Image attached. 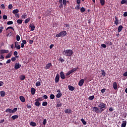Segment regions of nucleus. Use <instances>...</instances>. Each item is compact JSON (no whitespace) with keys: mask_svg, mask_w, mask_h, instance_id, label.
<instances>
[{"mask_svg":"<svg viewBox=\"0 0 127 127\" xmlns=\"http://www.w3.org/2000/svg\"><path fill=\"white\" fill-rule=\"evenodd\" d=\"M62 96V93H58L56 95V97L57 98H61V97Z\"/></svg>","mask_w":127,"mask_h":127,"instance_id":"nucleus-34","label":"nucleus"},{"mask_svg":"<svg viewBox=\"0 0 127 127\" xmlns=\"http://www.w3.org/2000/svg\"><path fill=\"white\" fill-rule=\"evenodd\" d=\"M100 2L101 5H105V3H106V1L105 0H100Z\"/></svg>","mask_w":127,"mask_h":127,"instance_id":"nucleus-26","label":"nucleus"},{"mask_svg":"<svg viewBox=\"0 0 127 127\" xmlns=\"http://www.w3.org/2000/svg\"><path fill=\"white\" fill-rule=\"evenodd\" d=\"M59 62H61V63H63V62H64V61H65V60L61 57L59 59Z\"/></svg>","mask_w":127,"mask_h":127,"instance_id":"nucleus-29","label":"nucleus"},{"mask_svg":"<svg viewBox=\"0 0 127 127\" xmlns=\"http://www.w3.org/2000/svg\"><path fill=\"white\" fill-rule=\"evenodd\" d=\"M36 91V90H35V88L32 87L31 89V95H34L35 94V92Z\"/></svg>","mask_w":127,"mask_h":127,"instance_id":"nucleus-17","label":"nucleus"},{"mask_svg":"<svg viewBox=\"0 0 127 127\" xmlns=\"http://www.w3.org/2000/svg\"><path fill=\"white\" fill-rule=\"evenodd\" d=\"M10 62H11V60H10V59L8 60L6 62V64H9V63H10Z\"/></svg>","mask_w":127,"mask_h":127,"instance_id":"nucleus-57","label":"nucleus"},{"mask_svg":"<svg viewBox=\"0 0 127 127\" xmlns=\"http://www.w3.org/2000/svg\"><path fill=\"white\" fill-rule=\"evenodd\" d=\"M76 3L80 5V3H81V0H76Z\"/></svg>","mask_w":127,"mask_h":127,"instance_id":"nucleus-61","label":"nucleus"},{"mask_svg":"<svg viewBox=\"0 0 127 127\" xmlns=\"http://www.w3.org/2000/svg\"><path fill=\"white\" fill-rule=\"evenodd\" d=\"M64 113L65 114H68V115H70V114H72V110L71 109H65L64 110Z\"/></svg>","mask_w":127,"mask_h":127,"instance_id":"nucleus-10","label":"nucleus"},{"mask_svg":"<svg viewBox=\"0 0 127 127\" xmlns=\"http://www.w3.org/2000/svg\"><path fill=\"white\" fill-rule=\"evenodd\" d=\"M0 94L1 97H4V96H5V92H4V91H1Z\"/></svg>","mask_w":127,"mask_h":127,"instance_id":"nucleus-23","label":"nucleus"},{"mask_svg":"<svg viewBox=\"0 0 127 127\" xmlns=\"http://www.w3.org/2000/svg\"><path fill=\"white\" fill-rule=\"evenodd\" d=\"M79 69V67H77L76 68V67L74 68H73L72 69H71L69 71H70V72H71V73H72L75 72V71H77V69Z\"/></svg>","mask_w":127,"mask_h":127,"instance_id":"nucleus-28","label":"nucleus"},{"mask_svg":"<svg viewBox=\"0 0 127 127\" xmlns=\"http://www.w3.org/2000/svg\"><path fill=\"white\" fill-rule=\"evenodd\" d=\"M20 80H24V79H25V76L23 75H21L20 76Z\"/></svg>","mask_w":127,"mask_h":127,"instance_id":"nucleus-43","label":"nucleus"},{"mask_svg":"<svg viewBox=\"0 0 127 127\" xmlns=\"http://www.w3.org/2000/svg\"><path fill=\"white\" fill-rule=\"evenodd\" d=\"M19 12V10H18V9H16L12 11V13H13V14H16V13H18Z\"/></svg>","mask_w":127,"mask_h":127,"instance_id":"nucleus-20","label":"nucleus"},{"mask_svg":"<svg viewBox=\"0 0 127 127\" xmlns=\"http://www.w3.org/2000/svg\"><path fill=\"white\" fill-rule=\"evenodd\" d=\"M12 7H13V6H12V4H9V5L8 6V8L9 9H11L12 8Z\"/></svg>","mask_w":127,"mask_h":127,"instance_id":"nucleus-50","label":"nucleus"},{"mask_svg":"<svg viewBox=\"0 0 127 127\" xmlns=\"http://www.w3.org/2000/svg\"><path fill=\"white\" fill-rule=\"evenodd\" d=\"M51 66H52V64H51V63H49L45 66V69H50Z\"/></svg>","mask_w":127,"mask_h":127,"instance_id":"nucleus-12","label":"nucleus"},{"mask_svg":"<svg viewBox=\"0 0 127 127\" xmlns=\"http://www.w3.org/2000/svg\"><path fill=\"white\" fill-rule=\"evenodd\" d=\"M107 107V104L103 103V102H100L99 104L98 105V107L100 108L101 109H105Z\"/></svg>","mask_w":127,"mask_h":127,"instance_id":"nucleus-5","label":"nucleus"},{"mask_svg":"<svg viewBox=\"0 0 127 127\" xmlns=\"http://www.w3.org/2000/svg\"><path fill=\"white\" fill-rule=\"evenodd\" d=\"M66 35H67V32H66V31H63L57 34L56 37H64Z\"/></svg>","mask_w":127,"mask_h":127,"instance_id":"nucleus-3","label":"nucleus"},{"mask_svg":"<svg viewBox=\"0 0 127 127\" xmlns=\"http://www.w3.org/2000/svg\"><path fill=\"white\" fill-rule=\"evenodd\" d=\"M63 3L64 6L67 5V0H63Z\"/></svg>","mask_w":127,"mask_h":127,"instance_id":"nucleus-44","label":"nucleus"},{"mask_svg":"<svg viewBox=\"0 0 127 127\" xmlns=\"http://www.w3.org/2000/svg\"><path fill=\"white\" fill-rule=\"evenodd\" d=\"M85 11H86V9H85V7H82L80 8V12H81V13H83V12H85Z\"/></svg>","mask_w":127,"mask_h":127,"instance_id":"nucleus-31","label":"nucleus"},{"mask_svg":"<svg viewBox=\"0 0 127 127\" xmlns=\"http://www.w3.org/2000/svg\"><path fill=\"white\" fill-rule=\"evenodd\" d=\"M35 106H36V107H39L40 106V102L38 101H35Z\"/></svg>","mask_w":127,"mask_h":127,"instance_id":"nucleus-24","label":"nucleus"},{"mask_svg":"<svg viewBox=\"0 0 127 127\" xmlns=\"http://www.w3.org/2000/svg\"><path fill=\"white\" fill-rule=\"evenodd\" d=\"M127 126V121H124L121 125V127H126Z\"/></svg>","mask_w":127,"mask_h":127,"instance_id":"nucleus-21","label":"nucleus"},{"mask_svg":"<svg viewBox=\"0 0 127 127\" xmlns=\"http://www.w3.org/2000/svg\"><path fill=\"white\" fill-rule=\"evenodd\" d=\"M16 38L17 41H19L20 40V36H19V35H17L16 36Z\"/></svg>","mask_w":127,"mask_h":127,"instance_id":"nucleus-45","label":"nucleus"},{"mask_svg":"<svg viewBox=\"0 0 127 127\" xmlns=\"http://www.w3.org/2000/svg\"><path fill=\"white\" fill-rule=\"evenodd\" d=\"M115 21H114V23L117 26L119 24V18L116 16H115Z\"/></svg>","mask_w":127,"mask_h":127,"instance_id":"nucleus-15","label":"nucleus"},{"mask_svg":"<svg viewBox=\"0 0 127 127\" xmlns=\"http://www.w3.org/2000/svg\"><path fill=\"white\" fill-rule=\"evenodd\" d=\"M123 76H124V77H127V71L124 73Z\"/></svg>","mask_w":127,"mask_h":127,"instance_id":"nucleus-64","label":"nucleus"},{"mask_svg":"<svg viewBox=\"0 0 127 127\" xmlns=\"http://www.w3.org/2000/svg\"><path fill=\"white\" fill-rule=\"evenodd\" d=\"M101 93H105V92H106V88H103L101 90Z\"/></svg>","mask_w":127,"mask_h":127,"instance_id":"nucleus-59","label":"nucleus"},{"mask_svg":"<svg viewBox=\"0 0 127 127\" xmlns=\"http://www.w3.org/2000/svg\"><path fill=\"white\" fill-rule=\"evenodd\" d=\"M50 99L51 100H54V99H55V95H54V94H51Z\"/></svg>","mask_w":127,"mask_h":127,"instance_id":"nucleus-36","label":"nucleus"},{"mask_svg":"<svg viewBox=\"0 0 127 127\" xmlns=\"http://www.w3.org/2000/svg\"><path fill=\"white\" fill-rule=\"evenodd\" d=\"M19 99L22 103H24L25 102V98L23 96H20Z\"/></svg>","mask_w":127,"mask_h":127,"instance_id":"nucleus-16","label":"nucleus"},{"mask_svg":"<svg viewBox=\"0 0 127 127\" xmlns=\"http://www.w3.org/2000/svg\"><path fill=\"white\" fill-rule=\"evenodd\" d=\"M91 109L94 111V113H96V114H102L105 111V109L101 108L100 107H94Z\"/></svg>","mask_w":127,"mask_h":127,"instance_id":"nucleus-2","label":"nucleus"},{"mask_svg":"<svg viewBox=\"0 0 127 127\" xmlns=\"http://www.w3.org/2000/svg\"><path fill=\"white\" fill-rule=\"evenodd\" d=\"M22 18H23L24 19H25V18H26V17H27V15H25V14H23L21 16Z\"/></svg>","mask_w":127,"mask_h":127,"instance_id":"nucleus-51","label":"nucleus"},{"mask_svg":"<svg viewBox=\"0 0 127 127\" xmlns=\"http://www.w3.org/2000/svg\"><path fill=\"white\" fill-rule=\"evenodd\" d=\"M17 23L18 24H21V23H22V20L19 19L17 20Z\"/></svg>","mask_w":127,"mask_h":127,"instance_id":"nucleus-37","label":"nucleus"},{"mask_svg":"<svg viewBox=\"0 0 127 127\" xmlns=\"http://www.w3.org/2000/svg\"><path fill=\"white\" fill-rule=\"evenodd\" d=\"M75 9L79 10V9H80V4L76 5V6L75 7Z\"/></svg>","mask_w":127,"mask_h":127,"instance_id":"nucleus-41","label":"nucleus"},{"mask_svg":"<svg viewBox=\"0 0 127 127\" xmlns=\"http://www.w3.org/2000/svg\"><path fill=\"white\" fill-rule=\"evenodd\" d=\"M16 49H17L18 50H19V49H20V45H18L17 46L15 47Z\"/></svg>","mask_w":127,"mask_h":127,"instance_id":"nucleus-60","label":"nucleus"},{"mask_svg":"<svg viewBox=\"0 0 127 127\" xmlns=\"http://www.w3.org/2000/svg\"><path fill=\"white\" fill-rule=\"evenodd\" d=\"M59 79H60V75L58 73L55 77V83H58Z\"/></svg>","mask_w":127,"mask_h":127,"instance_id":"nucleus-8","label":"nucleus"},{"mask_svg":"<svg viewBox=\"0 0 127 127\" xmlns=\"http://www.w3.org/2000/svg\"><path fill=\"white\" fill-rule=\"evenodd\" d=\"M8 50H0V54H4V53H8Z\"/></svg>","mask_w":127,"mask_h":127,"instance_id":"nucleus-9","label":"nucleus"},{"mask_svg":"<svg viewBox=\"0 0 127 127\" xmlns=\"http://www.w3.org/2000/svg\"><path fill=\"white\" fill-rule=\"evenodd\" d=\"M60 76L61 79H63V80L65 79V74H64V72L63 71H61L60 72Z\"/></svg>","mask_w":127,"mask_h":127,"instance_id":"nucleus-13","label":"nucleus"},{"mask_svg":"<svg viewBox=\"0 0 127 127\" xmlns=\"http://www.w3.org/2000/svg\"><path fill=\"white\" fill-rule=\"evenodd\" d=\"M47 105H48V103H47V101H45V102H43V103H42V106L43 107H45V106H47Z\"/></svg>","mask_w":127,"mask_h":127,"instance_id":"nucleus-38","label":"nucleus"},{"mask_svg":"<svg viewBox=\"0 0 127 127\" xmlns=\"http://www.w3.org/2000/svg\"><path fill=\"white\" fill-rule=\"evenodd\" d=\"M60 5H59V7L61 9L63 7V4L62 2H60Z\"/></svg>","mask_w":127,"mask_h":127,"instance_id":"nucleus-48","label":"nucleus"},{"mask_svg":"<svg viewBox=\"0 0 127 127\" xmlns=\"http://www.w3.org/2000/svg\"><path fill=\"white\" fill-rule=\"evenodd\" d=\"M70 74H72V72L69 70L65 74V76H69Z\"/></svg>","mask_w":127,"mask_h":127,"instance_id":"nucleus-52","label":"nucleus"},{"mask_svg":"<svg viewBox=\"0 0 127 127\" xmlns=\"http://www.w3.org/2000/svg\"><path fill=\"white\" fill-rule=\"evenodd\" d=\"M7 25H11V24H13V22L12 21H9L7 22Z\"/></svg>","mask_w":127,"mask_h":127,"instance_id":"nucleus-40","label":"nucleus"},{"mask_svg":"<svg viewBox=\"0 0 127 127\" xmlns=\"http://www.w3.org/2000/svg\"><path fill=\"white\" fill-rule=\"evenodd\" d=\"M11 62H14V61H15V60H16V59L15 58V57H12L11 59Z\"/></svg>","mask_w":127,"mask_h":127,"instance_id":"nucleus-54","label":"nucleus"},{"mask_svg":"<svg viewBox=\"0 0 127 127\" xmlns=\"http://www.w3.org/2000/svg\"><path fill=\"white\" fill-rule=\"evenodd\" d=\"M102 47H103V48H106V47H107V46H106V44H103L101 45Z\"/></svg>","mask_w":127,"mask_h":127,"instance_id":"nucleus-62","label":"nucleus"},{"mask_svg":"<svg viewBox=\"0 0 127 127\" xmlns=\"http://www.w3.org/2000/svg\"><path fill=\"white\" fill-rule=\"evenodd\" d=\"M85 80L83 79H81L78 82V86H81L82 85H84Z\"/></svg>","mask_w":127,"mask_h":127,"instance_id":"nucleus-11","label":"nucleus"},{"mask_svg":"<svg viewBox=\"0 0 127 127\" xmlns=\"http://www.w3.org/2000/svg\"><path fill=\"white\" fill-rule=\"evenodd\" d=\"M16 111H17V108L16 107L14 108L13 110L8 108L5 111V113H9V114H14Z\"/></svg>","mask_w":127,"mask_h":127,"instance_id":"nucleus-4","label":"nucleus"},{"mask_svg":"<svg viewBox=\"0 0 127 127\" xmlns=\"http://www.w3.org/2000/svg\"><path fill=\"white\" fill-rule=\"evenodd\" d=\"M81 122L82 123L83 125H87V122L85 121V120H84V119L82 118L81 119Z\"/></svg>","mask_w":127,"mask_h":127,"instance_id":"nucleus-30","label":"nucleus"},{"mask_svg":"<svg viewBox=\"0 0 127 127\" xmlns=\"http://www.w3.org/2000/svg\"><path fill=\"white\" fill-rule=\"evenodd\" d=\"M57 107L58 108H60V107H62V104L61 103L59 104L58 103L57 105Z\"/></svg>","mask_w":127,"mask_h":127,"instance_id":"nucleus-56","label":"nucleus"},{"mask_svg":"<svg viewBox=\"0 0 127 127\" xmlns=\"http://www.w3.org/2000/svg\"><path fill=\"white\" fill-rule=\"evenodd\" d=\"M113 88L115 90H118V83L117 82L113 83Z\"/></svg>","mask_w":127,"mask_h":127,"instance_id":"nucleus-7","label":"nucleus"},{"mask_svg":"<svg viewBox=\"0 0 127 127\" xmlns=\"http://www.w3.org/2000/svg\"><path fill=\"white\" fill-rule=\"evenodd\" d=\"M123 16L125 17H127V12H125L124 14H123Z\"/></svg>","mask_w":127,"mask_h":127,"instance_id":"nucleus-63","label":"nucleus"},{"mask_svg":"<svg viewBox=\"0 0 127 127\" xmlns=\"http://www.w3.org/2000/svg\"><path fill=\"white\" fill-rule=\"evenodd\" d=\"M8 29H11L12 30H13V31H14V28H13V27H8L6 28V31L8 30Z\"/></svg>","mask_w":127,"mask_h":127,"instance_id":"nucleus-42","label":"nucleus"},{"mask_svg":"<svg viewBox=\"0 0 127 127\" xmlns=\"http://www.w3.org/2000/svg\"><path fill=\"white\" fill-rule=\"evenodd\" d=\"M11 55H12V53L11 52L8 53L6 56V58H10V57H11Z\"/></svg>","mask_w":127,"mask_h":127,"instance_id":"nucleus-27","label":"nucleus"},{"mask_svg":"<svg viewBox=\"0 0 127 127\" xmlns=\"http://www.w3.org/2000/svg\"><path fill=\"white\" fill-rule=\"evenodd\" d=\"M44 99H45L46 100L48 99V96L46 95H44V96L42 97Z\"/></svg>","mask_w":127,"mask_h":127,"instance_id":"nucleus-55","label":"nucleus"},{"mask_svg":"<svg viewBox=\"0 0 127 127\" xmlns=\"http://www.w3.org/2000/svg\"><path fill=\"white\" fill-rule=\"evenodd\" d=\"M123 28H124V27H123L122 25H120L118 28V32H121V31H122V30H123Z\"/></svg>","mask_w":127,"mask_h":127,"instance_id":"nucleus-18","label":"nucleus"},{"mask_svg":"<svg viewBox=\"0 0 127 127\" xmlns=\"http://www.w3.org/2000/svg\"><path fill=\"white\" fill-rule=\"evenodd\" d=\"M46 123H47V120H46V119H44L43 121V125H44V126H45V125H46Z\"/></svg>","mask_w":127,"mask_h":127,"instance_id":"nucleus-47","label":"nucleus"},{"mask_svg":"<svg viewBox=\"0 0 127 127\" xmlns=\"http://www.w3.org/2000/svg\"><path fill=\"white\" fill-rule=\"evenodd\" d=\"M30 21V18H27L25 20L24 23L26 24L28 23V22H29Z\"/></svg>","mask_w":127,"mask_h":127,"instance_id":"nucleus-35","label":"nucleus"},{"mask_svg":"<svg viewBox=\"0 0 127 127\" xmlns=\"http://www.w3.org/2000/svg\"><path fill=\"white\" fill-rule=\"evenodd\" d=\"M125 3H127V0H122L121 1V4H125Z\"/></svg>","mask_w":127,"mask_h":127,"instance_id":"nucleus-46","label":"nucleus"},{"mask_svg":"<svg viewBox=\"0 0 127 127\" xmlns=\"http://www.w3.org/2000/svg\"><path fill=\"white\" fill-rule=\"evenodd\" d=\"M35 101H38V102H41V101H43V100L41 97H39V98L36 99Z\"/></svg>","mask_w":127,"mask_h":127,"instance_id":"nucleus-49","label":"nucleus"},{"mask_svg":"<svg viewBox=\"0 0 127 127\" xmlns=\"http://www.w3.org/2000/svg\"><path fill=\"white\" fill-rule=\"evenodd\" d=\"M101 72H102L101 74H102V76L105 77V76H106V71H105V70L102 69Z\"/></svg>","mask_w":127,"mask_h":127,"instance_id":"nucleus-32","label":"nucleus"},{"mask_svg":"<svg viewBox=\"0 0 127 127\" xmlns=\"http://www.w3.org/2000/svg\"><path fill=\"white\" fill-rule=\"evenodd\" d=\"M63 55H64V56H68V57H70V56H72L73 54H74V52H73V50L71 49H67L64 50L63 52Z\"/></svg>","mask_w":127,"mask_h":127,"instance_id":"nucleus-1","label":"nucleus"},{"mask_svg":"<svg viewBox=\"0 0 127 127\" xmlns=\"http://www.w3.org/2000/svg\"><path fill=\"white\" fill-rule=\"evenodd\" d=\"M2 17H3V19H4V20L7 19V16L5 15H3Z\"/></svg>","mask_w":127,"mask_h":127,"instance_id":"nucleus-58","label":"nucleus"},{"mask_svg":"<svg viewBox=\"0 0 127 127\" xmlns=\"http://www.w3.org/2000/svg\"><path fill=\"white\" fill-rule=\"evenodd\" d=\"M21 67V64L18 63H16L15 64V66L14 68L15 70H17L18 69H19Z\"/></svg>","mask_w":127,"mask_h":127,"instance_id":"nucleus-6","label":"nucleus"},{"mask_svg":"<svg viewBox=\"0 0 127 127\" xmlns=\"http://www.w3.org/2000/svg\"><path fill=\"white\" fill-rule=\"evenodd\" d=\"M41 83L40 81H37L36 83V87H39V86H41Z\"/></svg>","mask_w":127,"mask_h":127,"instance_id":"nucleus-39","label":"nucleus"},{"mask_svg":"<svg viewBox=\"0 0 127 127\" xmlns=\"http://www.w3.org/2000/svg\"><path fill=\"white\" fill-rule=\"evenodd\" d=\"M29 27L30 28H31V31H33V30H34V29H35V26L34 24H30L29 25Z\"/></svg>","mask_w":127,"mask_h":127,"instance_id":"nucleus-14","label":"nucleus"},{"mask_svg":"<svg viewBox=\"0 0 127 127\" xmlns=\"http://www.w3.org/2000/svg\"><path fill=\"white\" fill-rule=\"evenodd\" d=\"M68 87L69 91H74V90H75V87H74L73 86H72L71 85H68Z\"/></svg>","mask_w":127,"mask_h":127,"instance_id":"nucleus-19","label":"nucleus"},{"mask_svg":"<svg viewBox=\"0 0 127 127\" xmlns=\"http://www.w3.org/2000/svg\"><path fill=\"white\" fill-rule=\"evenodd\" d=\"M94 98H95V96H94V95H92V96H89L88 98V99L89 100V101H92L94 100Z\"/></svg>","mask_w":127,"mask_h":127,"instance_id":"nucleus-33","label":"nucleus"},{"mask_svg":"<svg viewBox=\"0 0 127 127\" xmlns=\"http://www.w3.org/2000/svg\"><path fill=\"white\" fill-rule=\"evenodd\" d=\"M30 125L31 126V127H36V126H37L35 122H33L32 121L30 123Z\"/></svg>","mask_w":127,"mask_h":127,"instance_id":"nucleus-22","label":"nucleus"},{"mask_svg":"<svg viewBox=\"0 0 127 127\" xmlns=\"http://www.w3.org/2000/svg\"><path fill=\"white\" fill-rule=\"evenodd\" d=\"M4 27L3 26H1L0 27V34L2 32V29H3Z\"/></svg>","mask_w":127,"mask_h":127,"instance_id":"nucleus-53","label":"nucleus"},{"mask_svg":"<svg viewBox=\"0 0 127 127\" xmlns=\"http://www.w3.org/2000/svg\"><path fill=\"white\" fill-rule=\"evenodd\" d=\"M11 119H12L13 121L16 120V119H18V115H14L11 117Z\"/></svg>","mask_w":127,"mask_h":127,"instance_id":"nucleus-25","label":"nucleus"}]
</instances>
